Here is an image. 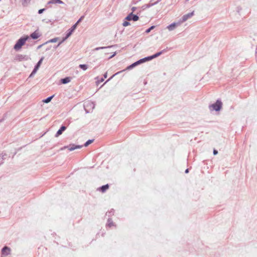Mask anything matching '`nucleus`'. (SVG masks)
<instances>
[{
    "instance_id": "obj_1",
    "label": "nucleus",
    "mask_w": 257,
    "mask_h": 257,
    "mask_svg": "<svg viewBox=\"0 0 257 257\" xmlns=\"http://www.w3.org/2000/svg\"><path fill=\"white\" fill-rule=\"evenodd\" d=\"M162 54V52H158L155 54H154V55L153 56H150V57H148L147 58H146L145 59H141L135 63H134V64H133L132 65H130L128 68H132L135 66H136L137 65L143 62H144L145 61V60H152V59H154L159 56H160L161 54Z\"/></svg>"
},
{
    "instance_id": "obj_2",
    "label": "nucleus",
    "mask_w": 257,
    "mask_h": 257,
    "mask_svg": "<svg viewBox=\"0 0 257 257\" xmlns=\"http://www.w3.org/2000/svg\"><path fill=\"white\" fill-rule=\"evenodd\" d=\"M28 38L29 37L27 36L26 37L21 38L20 39H19L14 47V49L16 50L20 49L22 46L25 44L26 41L28 40Z\"/></svg>"
},
{
    "instance_id": "obj_3",
    "label": "nucleus",
    "mask_w": 257,
    "mask_h": 257,
    "mask_svg": "<svg viewBox=\"0 0 257 257\" xmlns=\"http://www.w3.org/2000/svg\"><path fill=\"white\" fill-rule=\"evenodd\" d=\"M43 59L44 58L43 57H42L40 60L38 61V62L37 63V64H36V65L35 66V68L34 69H33L32 72L31 73V74H30V77H32L36 72L37 71H38V70L39 69L41 64H42V61L43 60Z\"/></svg>"
},
{
    "instance_id": "obj_4",
    "label": "nucleus",
    "mask_w": 257,
    "mask_h": 257,
    "mask_svg": "<svg viewBox=\"0 0 257 257\" xmlns=\"http://www.w3.org/2000/svg\"><path fill=\"white\" fill-rule=\"evenodd\" d=\"M222 106V102L219 100H217L216 102L212 104L210 107L213 108V110L218 111L220 109Z\"/></svg>"
},
{
    "instance_id": "obj_5",
    "label": "nucleus",
    "mask_w": 257,
    "mask_h": 257,
    "mask_svg": "<svg viewBox=\"0 0 257 257\" xmlns=\"http://www.w3.org/2000/svg\"><path fill=\"white\" fill-rule=\"evenodd\" d=\"M80 148V146L79 145H75L74 144L70 145L69 146H64L63 148L60 149L61 150H63L65 149H68L70 151H72L76 149H79Z\"/></svg>"
},
{
    "instance_id": "obj_6",
    "label": "nucleus",
    "mask_w": 257,
    "mask_h": 257,
    "mask_svg": "<svg viewBox=\"0 0 257 257\" xmlns=\"http://www.w3.org/2000/svg\"><path fill=\"white\" fill-rule=\"evenodd\" d=\"M72 33L73 32L72 30L69 29L66 33V36L62 39V41L59 43L56 47H58L60 44L67 39L72 34Z\"/></svg>"
},
{
    "instance_id": "obj_7",
    "label": "nucleus",
    "mask_w": 257,
    "mask_h": 257,
    "mask_svg": "<svg viewBox=\"0 0 257 257\" xmlns=\"http://www.w3.org/2000/svg\"><path fill=\"white\" fill-rule=\"evenodd\" d=\"M139 17L137 15H133V13L128 15L126 19L128 21L133 20L134 21H137L139 20Z\"/></svg>"
},
{
    "instance_id": "obj_8",
    "label": "nucleus",
    "mask_w": 257,
    "mask_h": 257,
    "mask_svg": "<svg viewBox=\"0 0 257 257\" xmlns=\"http://www.w3.org/2000/svg\"><path fill=\"white\" fill-rule=\"evenodd\" d=\"M2 254L7 255L10 253V248L7 246H5L2 250Z\"/></svg>"
},
{
    "instance_id": "obj_9",
    "label": "nucleus",
    "mask_w": 257,
    "mask_h": 257,
    "mask_svg": "<svg viewBox=\"0 0 257 257\" xmlns=\"http://www.w3.org/2000/svg\"><path fill=\"white\" fill-rule=\"evenodd\" d=\"M66 129V126H62L57 131L55 135L56 137H58L60 135L62 134V133Z\"/></svg>"
},
{
    "instance_id": "obj_10",
    "label": "nucleus",
    "mask_w": 257,
    "mask_h": 257,
    "mask_svg": "<svg viewBox=\"0 0 257 257\" xmlns=\"http://www.w3.org/2000/svg\"><path fill=\"white\" fill-rule=\"evenodd\" d=\"M193 15V12L189 13L187 15H184L182 17V22L186 21L188 18L191 17Z\"/></svg>"
},
{
    "instance_id": "obj_11",
    "label": "nucleus",
    "mask_w": 257,
    "mask_h": 257,
    "mask_svg": "<svg viewBox=\"0 0 257 257\" xmlns=\"http://www.w3.org/2000/svg\"><path fill=\"white\" fill-rule=\"evenodd\" d=\"M30 36L33 39H37L40 36V35L38 32L35 31L34 33H32Z\"/></svg>"
},
{
    "instance_id": "obj_12",
    "label": "nucleus",
    "mask_w": 257,
    "mask_h": 257,
    "mask_svg": "<svg viewBox=\"0 0 257 257\" xmlns=\"http://www.w3.org/2000/svg\"><path fill=\"white\" fill-rule=\"evenodd\" d=\"M109 188V185L108 184H106L105 185H103L100 188L98 189V190L101 191L102 193H104Z\"/></svg>"
},
{
    "instance_id": "obj_13",
    "label": "nucleus",
    "mask_w": 257,
    "mask_h": 257,
    "mask_svg": "<svg viewBox=\"0 0 257 257\" xmlns=\"http://www.w3.org/2000/svg\"><path fill=\"white\" fill-rule=\"evenodd\" d=\"M71 81V78L69 77H67L61 79V82L63 84H66L70 82Z\"/></svg>"
},
{
    "instance_id": "obj_14",
    "label": "nucleus",
    "mask_w": 257,
    "mask_h": 257,
    "mask_svg": "<svg viewBox=\"0 0 257 257\" xmlns=\"http://www.w3.org/2000/svg\"><path fill=\"white\" fill-rule=\"evenodd\" d=\"M63 4L64 3L61 1V0H51L49 2H48V4Z\"/></svg>"
},
{
    "instance_id": "obj_15",
    "label": "nucleus",
    "mask_w": 257,
    "mask_h": 257,
    "mask_svg": "<svg viewBox=\"0 0 257 257\" xmlns=\"http://www.w3.org/2000/svg\"><path fill=\"white\" fill-rule=\"evenodd\" d=\"M80 23V18H79L78 21H77L76 23L73 25L70 29H69L70 30H72V31L73 32L76 29L77 25Z\"/></svg>"
},
{
    "instance_id": "obj_16",
    "label": "nucleus",
    "mask_w": 257,
    "mask_h": 257,
    "mask_svg": "<svg viewBox=\"0 0 257 257\" xmlns=\"http://www.w3.org/2000/svg\"><path fill=\"white\" fill-rule=\"evenodd\" d=\"M176 24L174 23L171 25H170L169 26H168L167 27V29L169 30V31H172L173 30H174L175 29V28L176 27Z\"/></svg>"
},
{
    "instance_id": "obj_17",
    "label": "nucleus",
    "mask_w": 257,
    "mask_h": 257,
    "mask_svg": "<svg viewBox=\"0 0 257 257\" xmlns=\"http://www.w3.org/2000/svg\"><path fill=\"white\" fill-rule=\"evenodd\" d=\"M5 156H6V154H0V165L4 163Z\"/></svg>"
},
{
    "instance_id": "obj_18",
    "label": "nucleus",
    "mask_w": 257,
    "mask_h": 257,
    "mask_svg": "<svg viewBox=\"0 0 257 257\" xmlns=\"http://www.w3.org/2000/svg\"><path fill=\"white\" fill-rule=\"evenodd\" d=\"M31 0H22V4L24 7L27 6L30 3Z\"/></svg>"
},
{
    "instance_id": "obj_19",
    "label": "nucleus",
    "mask_w": 257,
    "mask_h": 257,
    "mask_svg": "<svg viewBox=\"0 0 257 257\" xmlns=\"http://www.w3.org/2000/svg\"><path fill=\"white\" fill-rule=\"evenodd\" d=\"M53 97H54V95H52V96H51L50 97H48L46 99H44L43 100V102H44V103H49V102H50V101L51 100V99H52V98Z\"/></svg>"
},
{
    "instance_id": "obj_20",
    "label": "nucleus",
    "mask_w": 257,
    "mask_h": 257,
    "mask_svg": "<svg viewBox=\"0 0 257 257\" xmlns=\"http://www.w3.org/2000/svg\"><path fill=\"white\" fill-rule=\"evenodd\" d=\"M94 142V139H92V140H89L88 141H87L84 144V146L85 147H87V146H88L90 144H91V143H92L93 142Z\"/></svg>"
},
{
    "instance_id": "obj_21",
    "label": "nucleus",
    "mask_w": 257,
    "mask_h": 257,
    "mask_svg": "<svg viewBox=\"0 0 257 257\" xmlns=\"http://www.w3.org/2000/svg\"><path fill=\"white\" fill-rule=\"evenodd\" d=\"M58 39V38H55L50 39V40L47 41L46 42V43H55V42H56L57 41Z\"/></svg>"
},
{
    "instance_id": "obj_22",
    "label": "nucleus",
    "mask_w": 257,
    "mask_h": 257,
    "mask_svg": "<svg viewBox=\"0 0 257 257\" xmlns=\"http://www.w3.org/2000/svg\"><path fill=\"white\" fill-rule=\"evenodd\" d=\"M154 28H155V26H153L151 27L150 28H149L148 29H147V30L146 31V33H150V31H151L152 30L154 29Z\"/></svg>"
},
{
    "instance_id": "obj_23",
    "label": "nucleus",
    "mask_w": 257,
    "mask_h": 257,
    "mask_svg": "<svg viewBox=\"0 0 257 257\" xmlns=\"http://www.w3.org/2000/svg\"><path fill=\"white\" fill-rule=\"evenodd\" d=\"M88 68L87 65H81V69L83 70H86Z\"/></svg>"
},
{
    "instance_id": "obj_24",
    "label": "nucleus",
    "mask_w": 257,
    "mask_h": 257,
    "mask_svg": "<svg viewBox=\"0 0 257 257\" xmlns=\"http://www.w3.org/2000/svg\"><path fill=\"white\" fill-rule=\"evenodd\" d=\"M122 25H123V26L124 27H126V26H127L130 25V23H129V22H127V21H125V22H124L123 23V24H122Z\"/></svg>"
},
{
    "instance_id": "obj_25",
    "label": "nucleus",
    "mask_w": 257,
    "mask_h": 257,
    "mask_svg": "<svg viewBox=\"0 0 257 257\" xmlns=\"http://www.w3.org/2000/svg\"><path fill=\"white\" fill-rule=\"evenodd\" d=\"M45 10V9H40V10H39V11H38V13H39V14H42V13H43Z\"/></svg>"
},
{
    "instance_id": "obj_26",
    "label": "nucleus",
    "mask_w": 257,
    "mask_h": 257,
    "mask_svg": "<svg viewBox=\"0 0 257 257\" xmlns=\"http://www.w3.org/2000/svg\"><path fill=\"white\" fill-rule=\"evenodd\" d=\"M217 153H218L217 151H216V150H214V151H213V154H214V155H215L217 154Z\"/></svg>"
},
{
    "instance_id": "obj_27",
    "label": "nucleus",
    "mask_w": 257,
    "mask_h": 257,
    "mask_svg": "<svg viewBox=\"0 0 257 257\" xmlns=\"http://www.w3.org/2000/svg\"><path fill=\"white\" fill-rule=\"evenodd\" d=\"M86 103H87V102H85V103H84V108H85V109H86L85 107H86Z\"/></svg>"
},
{
    "instance_id": "obj_28",
    "label": "nucleus",
    "mask_w": 257,
    "mask_h": 257,
    "mask_svg": "<svg viewBox=\"0 0 257 257\" xmlns=\"http://www.w3.org/2000/svg\"><path fill=\"white\" fill-rule=\"evenodd\" d=\"M113 225L112 223H109V224H108V225H109L110 227L111 225Z\"/></svg>"
},
{
    "instance_id": "obj_29",
    "label": "nucleus",
    "mask_w": 257,
    "mask_h": 257,
    "mask_svg": "<svg viewBox=\"0 0 257 257\" xmlns=\"http://www.w3.org/2000/svg\"><path fill=\"white\" fill-rule=\"evenodd\" d=\"M104 77L105 78H106L107 77V74H105L104 75Z\"/></svg>"
},
{
    "instance_id": "obj_30",
    "label": "nucleus",
    "mask_w": 257,
    "mask_h": 257,
    "mask_svg": "<svg viewBox=\"0 0 257 257\" xmlns=\"http://www.w3.org/2000/svg\"><path fill=\"white\" fill-rule=\"evenodd\" d=\"M188 172H189L188 169H186V171H185V173H188Z\"/></svg>"
},
{
    "instance_id": "obj_31",
    "label": "nucleus",
    "mask_w": 257,
    "mask_h": 257,
    "mask_svg": "<svg viewBox=\"0 0 257 257\" xmlns=\"http://www.w3.org/2000/svg\"><path fill=\"white\" fill-rule=\"evenodd\" d=\"M103 80H104V79H101V82H102Z\"/></svg>"
},
{
    "instance_id": "obj_32",
    "label": "nucleus",
    "mask_w": 257,
    "mask_h": 257,
    "mask_svg": "<svg viewBox=\"0 0 257 257\" xmlns=\"http://www.w3.org/2000/svg\"><path fill=\"white\" fill-rule=\"evenodd\" d=\"M41 47V45H40V46L38 47V48H40Z\"/></svg>"
},
{
    "instance_id": "obj_33",
    "label": "nucleus",
    "mask_w": 257,
    "mask_h": 257,
    "mask_svg": "<svg viewBox=\"0 0 257 257\" xmlns=\"http://www.w3.org/2000/svg\"><path fill=\"white\" fill-rule=\"evenodd\" d=\"M0 121H2V120H1Z\"/></svg>"
}]
</instances>
